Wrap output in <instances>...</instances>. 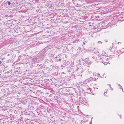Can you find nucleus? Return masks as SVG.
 <instances>
[{
    "instance_id": "9",
    "label": "nucleus",
    "mask_w": 124,
    "mask_h": 124,
    "mask_svg": "<svg viewBox=\"0 0 124 124\" xmlns=\"http://www.w3.org/2000/svg\"><path fill=\"white\" fill-rule=\"evenodd\" d=\"M110 89L111 90H113V89L112 88H111Z\"/></svg>"
},
{
    "instance_id": "2",
    "label": "nucleus",
    "mask_w": 124,
    "mask_h": 124,
    "mask_svg": "<svg viewBox=\"0 0 124 124\" xmlns=\"http://www.w3.org/2000/svg\"><path fill=\"white\" fill-rule=\"evenodd\" d=\"M81 122L83 123H84L85 122H86V123H88V121H87L86 120H82L81 121Z\"/></svg>"
},
{
    "instance_id": "3",
    "label": "nucleus",
    "mask_w": 124,
    "mask_h": 124,
    "mask_svg": "<svg viewBox=\"0 0 124 124\" xmlns=\"http://www.w3.org/2000/svg\"><path fill=\"white\" fill-rule=\"evenodd\" d=\"M7 3L9 5H10L11 4L10 3L9 1Z\"/></svg>"
},
{
    "instance_id": "11",
    "label": "nucleus",
    "mask_w": 124,
    "mask_h": 124,
    "mask_svg": "<svg viewBox=\"0 0 124 124\" xmlns=\"http://www.w3.org/2000/svg\"><path fill=\"white\" fill-rule=\"evenodd\" d=\"M78 109H77V110H78Z\"/></svg>"
},
{
    "instance_id": "6",
    "label": "nucleus",
    "mask_w": 124,
    "mask_h": 124,
    "mask_svg": "<svg viewBox=\"0 0 124 124\" xmlns=\"http://www.w3.org/2000/svg\"><path fill=\"white\" fill-rule=\"evenodd\" d=\"M2 63V62L1 61H0V63L1 64Z\"/></svg>"
},
{
    "instance_id": "1",
    "label": "nucleus",
    "mask_w": 124,
    "mask_h": 124,
    "mask_svg": "<svg viewBox=\"0 0 124 124\" xmlns=\"http://www.w3.org/2000/svg\"><path fill=\"white\" fill-rule=\"evenodd\" d=\"M116 47L114 46H112L111 49L110 50L111 51L113 52L114 53H115L116 50Z\"/></svg>"
},
{
    "instance_id": "4",
    "label": "nucleus",
    "mask_w": 124,
    "mask_h": 124,
    "mask_svg": "<svg viewBox=\"0 0 124 124\" xmlns=\"http://www.w3.org/2000/svg\"><path fill=\"white\" fill-rule=\"evenodd\" d=\"M107 92H105V93H104V95H106V96H107V95H106L107 94Z\"/></svg>"
},
{
    "instance_id": "8",
    "label": "nucleus",
    "mask_w": 124,
    "mask_h": 124,
    "mask_svg": "<svg viewBox=\"0 0 124 124\" xmlns=\"http://www.w3.org/2000/svg\"><path fill=\"white\" fill-rule=\"evenodd\" d=\"M108 86H110V85L109 84V85H108Z\"/></svg>"
},
{
    "instance_id": "5",
    "label": "nucleus",
    "mask_w": 124,
    "mask_h": 124,
    "mask_svg": "<svg viewBox=\"0 0 124 124\" xmlns=\"http://www.w3.org/2000/svg\"><path fill=\"white\" fill-rule=\"evenodd\" d=\"M120 87H121V88H122V91H123V90H123V89H122V87H121V86H120Z\"/></svg>"
},
{
    "instance_id": "10",
    "label": "nucleus",
    "mask_w": 124,
    "mask_h": 124,
    "mask_svg": "<svg viewBox=\"0 0 124 124\" xmlns=\"http://www.w3.org/2000/svg\"><path fill=\"white\" fill-rule=\"evenodd\" d=\"M67 110H68V111H69V110H68V109H66Z\"/></svg>"
},
{
    "instance_id": "7",
    "label": "nucleus",
    "mask_w": 124,
    "mask_h": 124,
    "mask_svg": "<svg viewBox=\"0 0 124 124\" xmlns=\"http://www.w3.org/2000/svg\"><path fill=\"white\" fill-rule=\"evenodd\" d=\"M101 42V41H98V43H100Z\"/></svg>"
}]
</instances>
